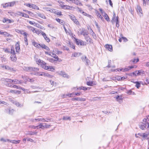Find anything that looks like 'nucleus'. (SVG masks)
I'll return each instance as SVG.
<instances>
[{
    "instance_id": "1",
    "label": "nucleus",
    "mask_w": 149,
    "mask_h": 149,
    "mask_svg": "<svg viewBox=\"0 0 149 149\" xmlns=\"http://www.w3.org/2000/svg\"><path fill=\"white\" fill-rule=\"evenodd\" d=\"M25 71L31 72V73L33 71H38L39 69L38 68H33L31 67H24L23 68Z\"/></svg>"
},
{
    "instance_id": "2",
    "label": "nucleus",
    "mask_w": 149,
    "mask_h": 149,
    "mask_svg": "<svg viewBox=\"0 0 149 149\" xmlns=\"http://www.w3.org/2000/svg\"><path fill=\"white\" fill-rule=\"evenodd\" d=\"M51 125H50L46 123H40L38 125V128L39 129H45L49 128Z\"/></svg>"
},
{
    "instance_id": "3",
    "label": "nucleus",
    "mask_w": 149,
    "mask_h": 149,
    "mask_svg": "<svg viewBox=\"0 0 149 149\" xmlns=\"http://www.w3.org/2000/svg\"><path fill=\"white\" fill-rule=\"evenodd\" d=\"M27 28L33 33H36L38 35H39L40 33H41V30L40 31H39L36 29L31 26H28Z\"/></svg>"
},
{
    "instance_id": "4",
    "label": "nucleus",
    "mask_w": 149,
    "mask_h": 149,
    "mask_svg": "<svg viewBox=\"0 0 149 149\" xmlns=\"http://www.w3.org/2000/svg\"><path fill=\"white\" fill-rule=\"evenodd\" d=\"M136 10L138 14L140 17L143 15L142 9L140 6L137 5L136 6Z\"/></svg>"
},
{
    "instance_id": "5",
    "label": "nucleus",
    "mask_w": 149,
    "mask_h": 149,
    "mask_svg": "<svg viewBox=\"0 0 149 149\" xmlns=\"http://www.w3.org/2000/svg\"><path fill=\"white\" fill-rule=\"evenodd\" d=\"M76 44L78 45H85V43L83 41L76 39L75 38H74Z\"/></svg>"
},
{
    "instance_id": "6",
    "label": "nucleus",
    "mask_w": 149,
    "mask_h": 149,
    "mask_svg": "<svg viewBox=\"0 0 149 149\" xmlns=\"http://www.w3.org/2000/svg\"><path fill=\"white\" fill-rule=\"evenodd\" d=\"M69 17L70 19L75 23L77 25L79 24V22L78 20L76 19L74 15H70Z\"/></svg>"
},
{
    "instance_id": "7",
    "label": "nucleus",
    "mask_w": 149,
    "mask_h": 149,
    "mask_svg": "<svg viewBox=\"0 0 149 149\" xmlns=\"http://www.w3.org/2000/svg\"><path fill=\"white\" fill-rule=\"evenodd\" d=\"M43 68L45 70L52 72L54 71V68L52 66L44 65L43 67Z\"/></svg>"
},
{
    "instance_id": "8",
    "label": "nucleus",
    "mask_w": 149,
    "mask_h": 149,
    "mask_svg": "<svg viewBox=\"0 0 149 149\" xmlns=\"http://www.w3.org/2000/svg\"><path fill=\"white\" fill-rule=\"evenodd\" d=\"M144 73V71L142 70H138L132 73V76L133 75V76H136L137 75H140L141 74H143Z\"/></svg>"
},
{
    "instance_id": "9",
    "label": "nucleus",
    "mask_w": 149,
    "mask_h": 149,
    "mask_svg": "<svg viewBox=\"0 0 149 149\" xmlns=\"http://www.w3.org/2000/svg\"><path fill=\"white\" fill-rule=\"evenodd\" d=\"M36 62L37 64L40 65L42 68L44 65H46V63L40 59H39Z\"/></svg>"
},
{
    "instance_id": "10",
    "label": "nucleus",
    "mask_w": 149,
    "mask_h": 149,
    "mask_svg": "<svg viewBox=\"0 0 149 149\" xmlns=\"http://www.w3.org/2000/svg\"><path fill=\"white\" fill-rule=\"evenodd\" d=\"M117 19H118V16H116L115 13L113 12V17L112 18V19L111 20V22L113 24H114Z\"/></svg>"
},
{
    "instance_id": "11",
    "label": "nucleus",
    "mask_w": 149,
    "mask_h": 149,
    "mask_svg": "<svg viewBox=\"0 0 149 149\" xmlns=\"http://www.w3.org/2000/svg\"><path fill=\"white\" fill-rule=\"evenodd\" d=\"M41 34L43 37L48 42H50V39L48 37L45 33H44L42 31H41Z\"/></svg>"
},
{
    "instance_id": "12",
    "label": "nucleus",
    "mask_w": 149,
    "mask_h": 149,
    "mask_svg": "<svg viewBox=\"0 0 149 149\" xmlns=\"http://www.w3.org/2000/svg\"><path fill=\"white\" fill-rule=\"evenodd\" d=\"M26 6L29 7L30 8H32L33 9H37V10H39V8L36 5L33 4H27Z\"/></svg>"
},
{
    "instance_id": "13",
    "label": "nucleus",
    "mask_w": 149,
    "mask_h": 149,
    "mask_svg": "<svg viewBox=\"0 0 149 149\" xmlns=\"http://www.w3.org/2000/svg\"><path fill=\"white\" fill-rule=\"evenodd\" d=\"M31 74H33L36 76H44V73L41 72H38V71H33L31 73Z\"/></svg>"
},
{
    "instance_id": "14",
    "label": "nucleus",
    "mask_w": 149,
    "mask_h": 149,
    "mask_svg": "<svg viewBox=\"0 0 149 149\" xmlns=\"http://www.w3.org/2000/svg\"><path fill=\"white\" fill-rule=\"evenodd\" d=\"M15 49L16 51L17 52H19L20 50L19 45V42H18L15 45Z\"/></svg>"
},
{
    "instance_id": "15",
    "label": "nucleus",
    "mask_w": 149,
    "mask_h": 149,
    "mask_svg": "<svg viewBox=\"0 0 149 149\" xmlns=\"http://www.w3.org/2000/svg\"><path fill=\"white\" fill-rule=\"evenodd\" d=\"M89 33L88 31L84 29H83L81 32V34L83 35L84 37L88 36Z\"/></svg>"
},
{
    "instance_id": "16",
    "label": "nucleus",
    "mask_w": 149,
    "mask_h": 149,
    "mask_svg": "<svg viewBox=\"0 0 149 149\" xmlns=\"http://www.w3.org/2000/svg\"><path fill=\"white\" fill-rule=\"evenodd\" d=\"M17 14L20 16H22L23 17H29V15L26 14L24 13H22L20 12H17Z\"/></svg>"
},
{
    "instance_id": "17",
    "label": "nucleus",
    "mask_w": 149,
    "mask_h": 149,
    "mask_svg": "<svg viewBox=\"0 0 149 149\" xmlns=\"http://www.w3.org/2000/svg\"><path fill=\"white\" fill-rule=\"evenodd\" d=\"M0 34L3 35L5 36H12V35H10V34L6 32H2L1 31H0Z\"/></svg>"
},
{
    "instance_id": "18",
    "label": "nucleus",
    "mask_w": 149,
    "mask_h": 149,
    "mask_svg": "<svg viewBox=\"0 0 149 149\" xmlns=\"http://www.w3.org/2000/svg\"><path fill=\"white\" fill-rule=\"evenodd\" d=\"M58 74L63 77H66L67 78H69V76L68 75L64 72L63 71L59 72Z\"/></svg>"
},
{
    "instance_id": "19",
    "label": "nucleus",
    "mask_w": 149,
    "mask_h": 149,
    "mask_svg": "<svg viewBox=\"0 0 149 149\" xmlns=\"http://www.w3.org/2000/svg\"><path fill=\"white\" fill-rule=\"evenodd\" d=\"M139 127L142 130H144L146 126V123H141L139 125Z\"/></svg>"
},
{
    "instance_id": "20",
    "label": "nucleus",
    "mask_w": 149,
    "mask_h": 149,
    "mask_svg": "<svg viewBox=\"0 0 149 149\" xmlns=\"http://www.w3.org/2000/svg\"><path fill=\"white\" fill-rule=\"evenodd\" d=\"M7 141L9 142L10 143H14V144H18L20 142V140H18L16 141L15 140H10L7 139Z\"/></svg>"
},
{
    "instance_id": "21",
    "label": "nucleus",
    "mask_w": 149,
    "mask_h": 149,
    "mask_svg": "<svg viewBox=\"0 0 149 149\" xmlns=\"http://www.w3.org/2000/svg\"><path fill=\"white\" fill-rule=\"evenodd\" d=\"M12 101V103H13V104H14L18 107H21L23 106L22 104H20L19 102H18L17 101L13 100Z\"/></svg>"
},
{
    "instance_id": "22",
    "label": "nucleus",
    "mask_w": 149,
    "mask_h": 149,
    "mask_svg": "<svg viewBox=\"0 0 149 149\" xmlns=\"http://www.w3.org/2000/svg\"><path fill=\"white\" fill-rule=\"evenodd\" d=\"M86 40V41L90 43H92V40L91 39V38H90L89 36H86L84 37Z\"/></svg>"
},
{
    "instance_id": "23",
    "label": "nucleus",
    "mask_w": 149,
    "mask_h": 149,
    "mask_svg": "<svg viewBox=\"0 0 149 149\" xmlns=\"http://www.w3.org/2000/svg\"><path fill=\"white\" fill-rule=\"evenodd\" d=\"M73 100H77V101H85L86 99L84 98H80L79 97L73 98H72Z\"/></svg>"
},
{
    "instance_id": "24",
    "label": "nucleus",
    "mask_w": 149,
    "mask_h": 149,
    "mask_svg": "<svg viewBox=\"0 0 149 149\" xmlns=\"http://www.w3.org/2000/svg\"><path fill=\"white\" fill-rule=\"evenodd\" d=\"M105 48L109 51L111 52L113 50L112 47V45H106L105 46Z\"/></svg>"
},
{
    "instance_id": "25",
    "label": "nucleus",
    "mask_w": 149,
    "mask_h": 149,
    "mask_svg": "<svg viewBox=\"0 0 149 149\" xmlns=\"http://www.w3.org/2000/svg\"><path fill=\"white\" fill-rule=\"evenodd\" d=\"M72 2L74 3L75 4L77 5H82V4L80 1L79 0H73V1H72Z\"/></svg>"
},
{
    "instance_id": "26",
    "label": "nucleus",
    "mask_w": 149,
    "mask_h": 149,
    "mask_svg": "<svg viewBox=\"0 0 149 149\" xmlns=\"http://www.w3.org/2000/svg\"><path fill=\"white\" fill-rule=\"evenodd\" d=\"M37 15L39 17L41 18H42L46 19V17L45 16V15L43 13H37Z\"/></svg>"
},
{
    "instance_id": "27",
    "label": "nucleus",
    "mask_w": 149,
    "mask_h": 149,
    "mask_svg": "<svg viewBox=\"0 0 149 149\" xmlns=\"http://www.w3.org/2000/svg\"><path fill=\"white\" fill-rule=\"evenodd\" d=\"M32 45H34L35 47L37 48H39L40 47L41 45L40 44H38L35 41H33L32 42Z\"/></svg>"
},
{
    "instance_id": "28",
    "label": "nucleus",
    "mask_w": 149,
    "mask_h": 149,
    "mask_svg": "<svg viewBox=\"0 0 149 149\" xmlns=\"http://www.w3.org/2000/svg\"><path fill=\"white\" fill-rule=\"evenodd\" d=\"M139 61V59L138 58H135L134 59L131 60L130 61V63H136L138 62Z\"/></svg>"
},
{
    "instance_id": "29",
    "label": "nucleus",
    "mask_w": 149,
    "mask_h": 149,
    "mask_svg": "<svg viewBox=\"0 0 149 149\" xmlns=\"http://www.w3.org/2000/svg\"><path fill=\"white\" fill-rule=\"evenodd\" d=\"M10 58L12 61H15L17 60V58L15 54H11L10 56Z\"/></svg>"
},
{
    "instance_id": "30",
    "label": "nucleus",
    "mask_w": 149,
    "mask_h": 149,
    "mask_svg": "<svg viewBox=\"0 0 149 149\" xmlns=\"http://www.w3.org/2000/svg\"><path fill=\"white\" fill-rule=\"evenodd\" d=\"M40 47H41L42 48L44 49H45L47 51H49L50 50V49L49 47H47L45 44H42V45H41Z\"/></svg>"
},
{
    "instance_id": "31",
    "label": "nucleus",
    "mask_w": 149,
    "mask_h": 149,
    "mask_svg": "<svg viewBox=\"0 0 149 149\" xmlns=\"http://www.w3.org/2000/svg\"><path fill=\"white\" fill-rule=\"evenodd\" d=\"M56 20L61 24H64L65 22L63 20L60 19L58 18H56Z\"/></svg>"
},
{
    "instance_id": "32",
    "label": "nucleus",
    "mask_w": 149,
    "mask_h": 149,
    "mask_svg": "<svg viewBox=\"0 0 149 149\" xmlns=\"http://www.w3.org/2000/svg\"><path fill=\"white\" fill-rule=\"evenodd\" d=\"M96 15H97V17L100 18L102 20H103V18L101 16V15L100 14V13L99 12L97 11L96 12Z\"/></svg>"
},
{
    "instance_id": "33",
    "label": "nucleus",
    "mask_w": 149,
    "mask_h": 149,
    "mask_svg": "<svg viewBox=\"0 0 149 149\" xmlns=\"http://www.w3.org/2000/svg\"><path fill=\"white\" fill-rule=\"evenodd\" d=\"M90 88L89 87L86 88V87L81 86L79 88H77V89L82 90L85 91L87 90L88 89H90Z\"/></svg>"
},
{
    "instance_id": "34",
    "label": "nucleus",
    "mask_w": 149,
    "mask_h": 149,
    "mask_svg": "<svg viewBox=\"0 0 149 149\" xmlns=\"http://www.w3.org/2000/svg\"><path fill=\"white\" fill-rule=\"evenodd\" d=\"M126 93L129 95H134L135 94L131 90H128L126 92Z\"/></svg>"
},
{
    "instance_id": "35",
    "label": "nucleus",
    "mask_w": 149,
    "mask_h": 149,
    "mask_svg": "<svg viewBox=\"0 0 149 149\" xmlns=\"http://www.w3.org/2000/svg\"><path fill=\"white\" fill-rule=\"evenodd\" d=\"M63 7L62 8L64 9H70L72 8V7L67 5H64L63 6Z\"/></svg>"
},
{
    "instance_id": "36",
    "label": "nucleus",
    "mask_w": 149,
    "mask_h": 149,
    "mask_svg": "<svg viewBox=\"0 0 149 149\" xmlns=\"http://www.w3.org/2000/svg\"><path fill=\"white\" fill-rule=\"evenodd\" d=\"M22 83V81L18 79H15V81L14 84H21Z\"/></svg>"
},
{
    "instance_id": "37",
    "label": "nucleus",
    "mask_w": 149,
    "mask_h": 149,
    "mask_svg": "<svg viewBox=\"0 0 149 149\" xmlns=\"http://www.w3.org/2000/svg\"><path fill=\"white\" fill-rule=\"evenodd\" d=\"M81 55V54L80 53H75L74 54H73L72 55L74 57H78L80 55Z\"/></svg>"
},
{
    "instance_id": "38",
    "label": "nucleus",
    "mask_w": 149,
    "mask_h": 149,
    "mask_svg": "<svg viewBox=\"0 0 149 149\" xmlns=\"http://www.w3.org/2000/svg\"><path fill=\"white\" fill-rule=\"evenodd\" d=\"M103 16L107 21L108 22L110 21L109 18V16L105 13H104V15H103Z\"/></svg>"
},
{
    "instance_id": "39",
    "label": "nucleus",
    "mask_w": 149,
    "mask_h": 149,
    "mask_svg": "<svg viewBox=\"0 0 149 149\" xmlns=\"http://www.w3.org/2000/svg\"><path fill=\"white\" fill-rule=\"evenodd\" d=\"M1 6L3 8H6V7H10L9 3H6L5 4H3Z\"/></svg>"
},
{
    "instance_id": "40",
    "label": "nucleus",
    "mask_w": 149,
    "mask_h": 149,
    "mask_svg": "<svg viewBox=\"0 0 149 149\" xmlns=\"http://www.w3.org/2000/svg\"><path fill=\"white\" fill-rule=\"evenodd\" d=\"M86 84L88 86H93L94 85V83L93 81H89L87 82Z\"/></svg>"
},
{
    "instance_id": "41",
    "label": "nucleus",
    "mask_w": 149,
    "mask_h": 149,
    "mask_svg": "<svg viewBox=\"0 0 149 149\" xmlns=\"http://www.w3.org/2000/svg\"><path fill=\"white\" fill-rule=\"evenodd\" d=\"M116 99H117V101L119 102V100H122V96H121L117 95L116 96Z\"/></svg>"
},
{
    "instance_id": "42",
    "label": "nucleus",
    "mask_w": 149,
    "mask_h": 149,
    "mask_svg": "<svg viewBox=\"0 0 149 149\" xmlns=\"http://www.w3.org/2000/svg\"><path fill=\"white\" fill-rule=\"evenodd\" d=\"M111 60H109V61H108V65L107 66V67L108 68H110L111 67H112V68H115V66H111Z\"/></svg>"
},
{
    "instance_id": "43",
    "label": "nucleus",
    "mask_w": 149,
    "mask_h": 149,
    "mask_svg": "<svg viewBox=\"0 0 149 149\" xmlns=\"http://www.w3.org/2000/svg\"><path fill=\"white\" fill-rule=\"evenodd\" d=\"M20 34L23 36H25L26 37H27V35H28V34L26 32H25L24 30H22L21 31Z\"/></svg>"
},
{
    "instance_id": "44",
    "label": "nucleus",
    "mask_w": 149,
    "mask_h": 149,
    "mask_svg": "<svg viewBox=\"0 0 149 149\" xmlns=\"http://www.w3.org/2000/svg\"><path fill=\"white\" fill-rule=\"evenodd\" d=\"M63 120H70L71 118L70 117L68 116H64L63 118Z\"/></svg>"
},
{
    "instance_id": "45",
    "label": "nucleus",
    "mask_w": 149,
    "mask_h": 149,
    "mask_svg": "<svg viewBox=\"0 0 149 149\" xmlns=\"http://www.w3.org/2000/svg\"><path fill=\"white\" fill-rule=\"evenodd\" d=\"M58 2L61 8H62L63 7V6L65 5H64V2L61 1H58Z\"/></svg>"
},
{
    "instance_id": "46",
    "label": "nucleus",
    "mask_w": 149,
    "mask_h": 149,
    "mask_svg": "<svg viewBox=\"0 0 149 149\" xmlns=\"http://www.w3.org/2000/svg\"><path fill=\"white\" fill-rule=\"evenodd\" d=\"M82 14H83V15L86 16L89 18H91V15H88V14L84 12H82Z\"/></svg>"
},
{
    "instance_id": "47",
    "label": "nucleus",
    "mask_w": 149,
    "mask_h": 149,
    "mask_svg": "<svg viewBox=\"0 0 149 149\" xmlns=\"http://www.w3.org/2000/svg\"><path fill=\"white\" fill-rule=\"evenodd\" d=\"M136 86L137 87V88H139L141 86L140 83L138 81L136 82Z\"/></svg>"
},
{
    "instance_id": "48",
    "label": "nucleus",
    "mask_w": 149,
    "mask_h": 149,
    "mask_svg": "<svg viewBox=\"0 0 149 149\" xmlns=\"http://www.w3.org/2000/svg\"><path fill=\"white\" fill-rule=\"evenodd\" d=\"M55 14L59 15H62L61 12L60 11H58L56 10V12H55Z\"/></svg>"
},
{
    "instance_id": "49",
    "label": "nucleus",
    "mask_w": 149,
    "mask_h": 149,
    "mask_svg": "<svg viewBox=\"0 0 149 149\" xmlns=\"http://www.w3.org/2000/svg\"><path fill=\"white\" fill-rule=\"evenodd\" d=\"M29 127L34 129H35L36 128H37V129H39V128H38V125L37 126H34V125H31L29 126Z\"/></svg>"
},
{
    "instance_id": "50",
    "label": "nucleus",
    "mask_w": 149,
    "mask_h": 149,
    "mask_svg": "<svg viewBox=\"0 0 149 149\" xmlns=\"http://www.w3.org/2000/svg\"><path fill=\"white\" fill-rule=\"evenodd\" d=\"M24 41L26 45H28V42L27 41V37L25 36L24 37Z\"/></svg>"
},
{
    "instance_id": "51",
    "label": "nucleus",
    "mask_w": 149,
    "mask_h": 149,
    "mask_svg": "<svg viewBox=\"0 0 149 149\" xmlns=\"http://www.w3.org/2000/svg\"><path fill=\"white\" fill-rule=\"evenodd\" d=\"M44 76L45 77H52L53 76L52 75H51L48 73H45L44 74Z\"/></svg>"
},
{
    "instance_id": "52",
    "label": "nucleus",
    "mask_w": 149,
    "mask_h": 149,
    "mask_svg": "<svg viewBox=\"0 0 149 149\" xmlns=\"http://www.w3.org/2000/svg\"><path fill=\"white\" fill-rule=\"evenodd\" d=\"M56 9H54V8H52V9L50 8V9L49 12H50L51 13H55V12H56Z\"/></svg>"
},
{
    "instance_id": "53",
    "label": "nucleus",
    "mask_w": 149,
    "mask_h": 149,
    "mask_svg": "<svg viewBox=\"0 0 149 149\" xmlns=\"http://www.w3.org/2000/svg\"><path fill=\"white\" fill-rule=\"evenodd\" d=\"M15 2L14 1L9 3L10 7H11L13 6L15 4Z\"/></svg>"
},
{
    "instance_id": "54",
    "label": "nucleus",
    "mask_w": 149,
    "mask_h": 149,
    "mask_svg": "<svg viewBox=\"0 0 149 149\" xmlns=\"http://www.w3.org/2000/svg\"><path fill=\"white\" fill-rule=\"evenodd\" d=\"M37 132H32L29 133V134L30 135H36L37 134Z\"/></svg>"
},
{
    "instance_id": "55",
    "label": "nucleus",
    "mask_w": 149,
    "mask_h": 149,
    "mask_svg": "<svg viewBox=\"0 0 149 149\" xmlns=\"http://www.w3.org/2000/svg\"><path fill=\"white\" fill-rule=\"evenodd\" d=\"M53 52H55L57 54H61L62 52L59 51L57 49H55V51H54V50L53 51Z\"/></svg>"
},
{
    "instance_id": "56",
    "label": "nucleus",
    "mask_w": 149,
    "mask_h": 149,
    "mask_svg": "<svg viewBox=\"0 0 149 149\" xmlns=\"http://www.w3.org/2000/svg\"><path fill=\"white\" fill-rule=\"evenodd\" d=\"M42 118H35V119H33V122H35V120L36 121V120H38V121H42Z\"/></svg>"
},
{
    "instance_id": "57",
    "label": "nucleus",
    "mask_w": 149,
    "mask_h": 149,
    "mask_svg": "<svg viewBox=\"0 0 149 149\" xmlns=\"http://www.w3.org/2000/svg\"><path fill=\"white\" fill-rule=\"evenodd\" d=\"M11 53L12 54H15V50L13 48H11Z\"/></svg>"
},
{
    "instance_id": "58",
    "label": "nucleus",
    "mask_w": 149,
    "mask_h": 149,
    "mask_svg": "<svg viewBox=\"0 0 149 149\" xmlns=\"http://www.w3.org/2000/svg\"><path fill=\"white\" fill-rule=\"evenodd\" d=\"M50 119L48 118H42V122H48L49 120Z\"/></svg>"
},
{
    "instance_id": "59",
    "label": "nucleus",
    "mask_w": 149,
    "mask_h": 149,
    "mask_svg": "<svg viewBox=\"0 0 149 149\" xmlns=\"http://www.w3.org/2000/svg\"><path fill=\"white\" fill-rule=\"evenodd\" d=\"M12 87L14 88H16L18 89H21V87L19 86H18L16 85H14Z\"/></svg>"
},
{
    "instance_id": "60",
    "label": "nucleus",
    "mask_w": 149,
    "mask_h": 149,
    "mask_svg": "<svg viewBox=\"0 0 149 149\" xmlns=\"http://www.w3.org/2000/svg\"><path fill=\"white\" fill-rule=\"evenodd\" d=\"M70 47L71 48L74 49H75V46L73 45L72 43H70Z\"/></svg>"
},
{
    "instance_id": "61",
    "label": "nucleus",
    "mask_w": 149,
    "mask_h": 149,
    "mask_svg": "<svg viewBox=\"0 0 149 149\" xmlns=\"http://www.w3.org/2000/svg\"><path fill=\"white\" fill-rule=\"evenodd\" d=\"M49 81L51 85H52L53 86L55 85H56V82L52 81L51 80L50 81Z\"/></svg>"
},
{
    "instance_id": "62",
    "label": "nucleus",
    "mask_w": 149,
    "mask_h": 149,
    "mask_svg": "<svg viewBox=\"0 0 149 149\" xmlns=\"http://www.w3.org/2000/svg\"><path fill=\"white\" fill-rule=\"evenodd\" d=\"M13 20H11L8 19H7V23H10L13 22Z\"/></svg>"
},
{
    "instance_id": "63",
    "label": "nucleus",
    "mask_w": 149,
    "mask_h": 149,
    "mask_svg": "<svg viewBox=\"0 0 149 149\" xmlns=\"http://www.w3.org/2000/svg\"><path fill=\"white\" fill-rule=\"evenodd\" d=\"M43 9L47 11H49L50 8L48 7H46L43 8Z\"/></svg>"
},
{
    "instance_id": "64",
    "label": "nucleus",
    "mask_w": 149,
    "mask_h": 149,
    "mask_svg": "<svg viewBox=\"0 0 149 149\" xmlns=\"http://www.w3.org/2000/svg\"><path fill=\"white\" fill-rule=\"evenodd\" d=\"M86 56H83L81 58L82 61L84 62L85 61H86Z\"/></svg>"
}]
</instances>
